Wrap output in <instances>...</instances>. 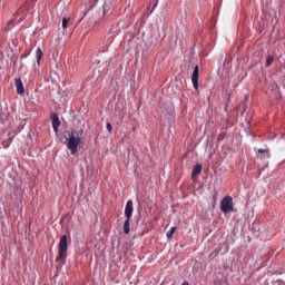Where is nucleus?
<instances>
[{
    "label": "nucleus",
    "mask_w": 285,
    "mask_h": 285,
    "mask_svg": "<svg viewBox=\"0 0 285 285\" xmlns=\"http://www.w3.org/2000/svg\"><path fill=\"white\" fill-rule=\"evenodd\" d=\"M155 8H157V4L154 6L153 10H155Z\"/></svg>",
    "instance_id": "4be33fe9"
},
{
    "label": "nucleus",
    "mask_w": 285,
    "mask_h": 285,
    "mask_svg": "<svg viewBox=\"0 0 285 285\" xmlns=\"http://www.w3.org/2000/svg\"><path fill=\"white\" fill-rule=\"evenodd\" d=\"M102 9H104V14H106L107 12H110V4L105 3Z\"/></svg>",
    "instance_id": "f3484780"
},
{
    "label": "nucleus",
    "mask_w": 285,
    "mask_h": 285,
    "mask_svg": "<svg viewBox=\"0 0 285 285\" xmlns=\"http://www.w3.org/2000/svg\"><path fill=\"white\" fill-rule=\"evenodd\" d=\"M22 57H26V55H22Z\"/></svg>",
    "instance_id": "5701e85b"
},
{
    "label": "nucleus",
    "mask_w": 285,
    "mask_h": 285,
    "mask_svg": "<svg viewBox=\"0 0 285 285\" xmlns=\"http://www.w3.org/2000/svg\"><path fill=\"white\" fill-rule=\"evenodd\" d=\"M132 200H128L127 202V205H126V208H125V217L127 219H130L132 217Z\"/></svg>",
    "instance_id": "0eeeda50"
},
{
    "label": "nucleus",
    "mask_w": 285,
    "mask_h": 285,
    "mask_svg": "<svg viewBox=\"0 0 285 285\" xmlns=\"http://www.w3.org/2000/svg\"><path fill=\"white\" fill-rule=\"evenodd\" d=\"M160 285H164V284H160Z\"/></svg>",
    "instance_id": "b1692460"
},
{
    "label": "nucleus",
    "mask_w": 285,
    "mask_h": 285,
    "mask_svg": "<svg viewBox=\"0 0 285 285\" xmlns=\"http://www.w3.org/2000/svg\"><path fill=\"white\" fill-rule=\"evenodd\" d=\"M202 168H203L202 164H197L196 166H194L193 173H191V179H195L197 175H202Z\"/></svg>",
    "instance_id": "9d476101"
},
{
    "label": "nucleus",
    "mask_w": 285,
    "mask_h": 285,
    "mask_svg": "<svg viewBox=\"0 0 285 285\" xmlns=\"http://www.w3.org/2000/svg\"><path fill=\"white\" fill-rule=\"evenodd\" d=\"M177 230V227H171L169 232H167V237L170 239L173 235H175V232Z\"/></svg>",
    "instance_id": "2eb2a0df"
},
{
    "label": "nucleus",
    "mask_w": 285,
    "mask_h": 285,
    "mask_svg": "<svg viewBox=\"0 0 285 285\" xmlns=\"http://www.w3.org/2000/svg\"><path fill=\"white\" fill-rule=\"evenodd\" d=\"M273 61H274V58H273V56H268L267 58H266V68H268V66H271V63H273Z\"/></svg>",
    "instance_id": "dca6fc26"
},
{
    "label": "nucleus",
    "mask_w": 285,
    "mask_h": 285,
    "mask_svg": "<svg viewBox=\"0 0 285 285\" xmlns=\"http://www.w3.org/2000/svg\"><path fill=\"white\" fill-rule=\"evenodd\" d=\"M124 233L125 235H128V233H130V219H126L124 223Z\"/></svg>",
    "instance_id": "f8f14e48"
},
{
    "label": "nucleus",
    "mask_w": 285,
    "mask_h": 285,
    "mask_svg": "<svg viewBox=\"0 0 285 285\" xmlns=\"http://www.w3.org/2000/svg\"><path fill=\"white\" fill-rule=\"evenodd\" d=\"M36 55H37V63H38V66H40L41 65V59L43 57V51L41 50V48L37 49Z\"/></svg>",
    "instance_id": "9b49d317"
},
{
    "label": "nucleus",
    "mask_w": 285,
    "mask_h": 285,
    "mask_svg": "<svg viewBox=\"0 0 285 285\" xmlns=\"http://www.w3.org/2000/svg\"><path fill=\"white\" fill-rule=\"evenodd\" d=\"M191 81L194 85L195 90H199V66H195L193 75H191Z\"/></svg>",
    "instance_id": "20e7f679"
},
{
    "label": "nucleus",
    "mask_w": 285,
    "mask_h": 285,
    "mask_svg": "<svg viewBox=\"0 0 285 285\" xmlns=\"http://www.w3.org/2000/svg\"><path fill=\"white\" fill-rule=\"evenodd\" d=\"M222 139H224V135L220 134V135L218 136V140H222Z\"/></svg>",
    "instance_id": "aec40b11"
},
{
    "label": "nucleus",
    "mask_w": 285,
    "mask_h": 285,
    "mask_svg": "<svg viewBox=\"0 0 285 285\" xmlns=\"http://www.w3.org/2000/svg\"><path fill=\"white\" fill-rule=\"evenodd\" d=\"M50 119L52 121L55 132H59V127L61 126V120H59V116L56 112H52L50 115Z\"/></svg>",
    "instance_id": "39448f33"
},
{
    "label": "nucleus",
    "mask_w": 285,
    "mask_h": 285,
    "mask_svg": "<svg viewBox=\"0 0 285 285\" xmlns=\"http://www.w3.org/2000/svg\"><path fill=\"white\" fill-rule=\"evenodd\" d=\"M83 125L80 124V127L71 130L69 139L67 142V148L70 149L71 155H76L79 146H83Z\"/></svg>",
    "instance_id": "f257e3e1"
},
{
    "label": "nucleus",
    "mask_w": 285,
    "mask_h": 285,
    "mask_svg": "<svg viewBox=\"0 0 285 285\" xmlns=\"http://www.w3.org/2000/svg\"><path fill=\"white\" fill-rule=\"evenodd\" d=\"M104 72V68L101 67V61H98L94 69V77L99 79Z\"/></svg>",
    "instance_id": "1a4fd4ad"
},
{
    "label": "nucleus",
    "mask_w": 285,
    "mask_h": 285,
    "mask_svg": "<svg viewBox=\"0 0 285 285\" xmlns=\"http://www.w3.org/2000/svg\"><path fill=\"white\" fill-rule=\"evenodd\" d=\"M9 115H10V112H8V105L4 104L3 106H0V119L2 121H6V119H8Z\"/></svg>",
    "instance_id": "6e6552de"
},
{
    "label": "nucleus",
    "mask_w": 285,
    "mask_h": 285,
    "mask_svg": "<svg viewBox=\"0 0 285 285\" xmlns=\"http://www.w3.org/2000/svg\"><path fill=\"white\" fill-rule=\"evenodd\" d=\"M181 285H190V283H188V281H185Z\"/></svg>",
    "instance_id": "412c9836"
},
{
    "label": "nucleus",
    "mask_w": 285,
    "mask_h": 285,
    "mask_svg": "<svg viewBox=\"0 0 285 285\" xmlns=\"http://www.w3.org/2000/svg\"><path fill=\"white\" fill-rule=\"evenodd\" d=\"M16 88L18 95H26V88H23V81H21V78L16 79Z\"/></svg>",
    "instance_id": "423d86ee"
},
{
    "label": "nucleus",
    "mask_w": 285,
    "mask_h": 285,
    "mask_svg": "<svg viewBox=\"0 0 285 285\" xmlns=\"http://www.w3.org/2000/svg\"><path fill=\"white\" fill-rule=\"evenodd\" d=\"M108 132H112V125L110 122L107 124Z\"/></svg>",
    "instance_id": "a211bd4d"
},
{
    "label": "nucleus",
    "mask_w": 285,
    "mask_h": 285,
    "mask_svg": "<svg viewBox=\"0 0 285 285\" xmlns=\"http://www.w3.org/2000/svg\"><path fill=\"white\" fill-rule=\"evenodd\" d=\"M258 153H261V154L267 153V157H271V155L268 154V150H266V149H258Z\"/></svg>",
    "instance_id": "6ab92c4d"
},
{
    "label": "nucleus",
    "mask_w": 285,
    "mask_h": 285,
    "mask_svg": "<svg viewBox=\"0 0 285 285\" xmlns=\"http://www.w3.org/2000/svg\"><path fill=\"white\" fill-rule=\"evenodd\" d=\"M70 23V18H62V28L66 30L68 28V24Z\"/></svg>",
    "instance_id": "4468645a"
},
{
    "label": "nucleus",
    "mask_w": 285,
    "mask_h": 285,
    "mask_svg": "<svg viewBox=\"0 0 285 285\" xmlns=\"http://www.w3.org/2000/svg\"><path fill=\"white\" fill-rule=\"evenodd\" d=\"M58 250L59 254L56 258V262H58V264H66V258L68 257V236L62 235L60 237Z\"/></svg>",
    "instance_id": "f03ea898"
},
{
    "label": "nucleus",
    "mask_w": 285,
    "mask_h": 285,
    "mask_svg": "<svg viewBox=\"0 0 285 285\" xmlns=\"http://www.w3.org/2000/svg\"><path fill=\"white\" fill-rule=\"evenodd\" d=\"M220 210H222V213H225V215L228 214V213H233V210H234L233 197L226 196L222 199Z\"/></svg>",
    "instance_id": "7ed1b4c3"
},
{
    "label": "nucleus",
    "mask_w": 285,
    "mask_h": 285,
    "mask_svg": "<svg viewBox=\"0 0 285 285\" xmlns=\"http://www.w3.org/2000/svg\"><path fill=\"white\" fill-rule=\"evenodd\" d=\"M12 28H14V20H10V21L7 23L4 30L8 32V31L12 30Z\"/></svg>",
    "instance_id": "ddd939ff"
}]
</instances>
